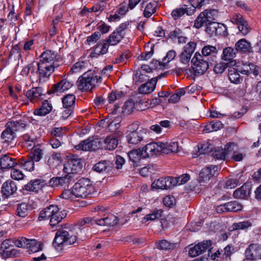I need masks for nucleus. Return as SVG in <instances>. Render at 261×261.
I'll list each match as a JSON object with an SVG mask.
<instances>
[{
    "label": "nucleus",
    "instance_id": "052dcab7",
    "mask_svg": "<svg viewBox=\"0 0 261 261\" xmlns=\"http://www.w3.org/2000/svg\"><path fill=\"white\" fill-rule=\"evenodd\" d=\"M11 176L14 180H19L23 179L24 175L21 171L13 168L11 169Z\"/></svg>",
    "mask_w": 261,
    "mask_h": 261
},
{
    "label": "nucleus",
    "instance_id": "864d4df0",
    "mask_svg": "<svg viewBox=\"0 0 261 261\" xmlns=\"http://www.w3.org/2000/svg\"><path fill=\"white\" fill-rule=\"evenodd\" d=\"M225 204L227 212H237L241 210L242 205L236 201H230Z\"/></svg>",
    "mask_w": 261,
    "mask_h": 261
},
{
    "label": "nucleus",
    "instance_id": "69168bd1",
    "mask_svg": "<svg viewBox=\"0 0 261 261\" xmlns=\"http://www.w3.org/2000/svg\"><path fill=\"white\" fill-rule=\"evenodd\" d=\"M99 221V218H90V217H86L84 219L81 220V221L80 222V225H83L85 224H88L91 225H93L94 224H97L98 225V221Z\"/></svg>",
    "mask_w": 261,
    "mask_h": 261
},
{
    "label": "nucleus",
    "instance_id": "79ce46f5",
    "mask_svg": "<svg viewBox=\"0 0 261 261\" xmlns=\"http://www.w3.org/2000/svg\"><path fill=\"white\" fill-rule=\"evenodd\" d=\"M236 65V61H231L229 62H221L216 64L214 67V71L217 74H220L223 72L225 69L230 66H234Z\"/></svg>",
    "mask_w": 261,
    "mask_h": 261
},
{
    "label": "nucleus",
    "instance_id": "aec40b11",
    "mask_svg": "<svg viewBox=\"0 0 261 261\" xmlns=\"http://www.w3.org/2000/svg\"><path fill=\"white\" fill-rule=\"evenodd\" d=\"M39 57V62L50 64L53 65H58L56 62L57 60L58 55L54 51L51 50H45L41 54Z\"/></svg>",
    "mask_w": 261,
    "mask_h": 261
},
{
    "label": "nucleus",
    "instance_id": "7ed1b4c3",
    "mask_svg": "<svg viewBox=\"0 0 261 261\" xmlns=\"http://www.w3.org/2000/svg\"><path fill=\"white\" fill-rule=\"evenodd\" d=\"M75 197L86 198L94 193V188L88 178H82L73 186Z\"/></svg>",
    "mask_w": 261,
    "mask_h": 261
},
{
    "label": "nucleus",
    "instance_id": "72a5a7b5",
    "mask_svg": "<svg viewBox=\"0 0 261 261\" xmlns=\"http://www.w3.org/2000/svg\"><path fill=\"white\" fill-rule=\"evenodd\" d=\"M163 211L162 209H154L150 211V212L146 215L142 219V224H145L147 222L153 221L160 219L162 216Z\"/></svg>",
    "mask_w": 261,
    "mask_h": 261
},
{
    "label": "nucleus",
    "instance_id": "dca6fc26",
    "mask_svg": "<svg viewBox=\"0 0 261 261\" xmlns=\"http://www.w3.org/2000/svg\"><path fill=\"white\" fill-rule=\"evenodd\" d=\"M212 242L211 241H203L191 247L189 251V254L192 257H196L202 254L206 250L209 251Z\"/></svg>",
    "mask_w": 261,
    "mask_h": 261
},
{
    "label": "nucleus",
    "instance_id": "5fc2aeb1",
    "mask_svg": "<svg viewBox=\"0 0 261 261\" xmlns=\"http://www.w3.org/2000/svg\"><path fill=\"white\" fill-rule=\"evenodd\" d=\"M175 179L173 186L183 185L186 183L190 179V175L188 174H184L177 177L173 178Z\"/></svg>",
    "mask_w": 261,
    "mask_h": 261
},
{
    "label": "nucleus",
    "instance_id": "4c0bfd02",
    "mask_svg": "<svg viewBox=\"0 0 261 261\" xmlns=\"http://www.w3.org/2000/svg\"><path fill=\"white\" fill-rule=\"evenodd\" d=\"M143 131L128 133L126 136L128 142L132 144H137L143 139Z\"/></svg>",
    "mask_w": 261,
    "mask_h": 261
},
{
    "label": "nucleus",
    "instance_id": "1a4fd4ad",
    "mask_svg": "<svg viewBox=\"0 0 261 261\" xmlns=\"http://www.w3.org/2000/svg\"><path fill=\"white\" fill-rule=\"evenodd\" d=\"M82 168L81 160L74 155L69 156L64 165L63 171L65 173L72 174L78 172Z\"/></svg>",
    "mask_w": 261,
    "mask_h": 261
},
{
    "label": "nucleus",
    "instance_id": "2f4dec72",
    "mask_svg": "<svg viewBox=\"0 0 261 261\" xmlns=\"http://www.w3.org/2000/svg\"><path fill=\"white\" fill-rule=\"evenodd\" d=\"M250 187L248 185L244 184L242 187L235 190L233 195L235 198L245 199L250 193Z\"/></svg>",
    "mask_w": 261,
    "mask_h": 261
},
{
    "label": "nucleus",
    "instance_id": "e433bc0d",
    "mask_svg": "<svg viewBox=\"0 0 261 261\" xmlns=\"http://www.w3.org/2000/svg\"><path fill=\"white\" fill-rule=\"evenodd\" d=\"M33 208L31 204L21 203L17 205L15 214L19 217L24 218L28 215L29 211Z\"/></svg>",
    "mask_w": 261,
    "mask_h": 261
},
{
    "label": "nucleus",
    "instance_id": "393cba45",
    "mask_svg": "<svg viewBox=\"0 0 261 261\" xmlns=\"http://www.w3.org/2000/svg\"><path fill=\"white\" fill-rule=\"evenodd\" d=\"M16 159L11 158L9 154H2L0 158V166L2 169H12L17 165Z\"/></svg>",
    "mask_w": 261,
    "mask_h": 261
},
{
    "label": "nucleus",
    "instance_id": "423d86ee",
    "mask_svg": "<svg viewBox=\"0 0 261 261\" xmlns=\"http://www.w3.org/2000/svg\"><path fill=\"white\" fill-rule=\"evenodd\" d=\"M16 246L19 248H26L30 253H35L42 250L41 244L35 239H28L22 237L14 242Z\"/></svg>",
    "mask_w": 261,
    "mask_h": 261
},
{
    "label": "nucleus",
    "instance_id": "412c9836",
    "mask_svg": "<svg viewBox=\"0 0 261 261\" xmlns=\"http://www.w3.org/2000/svg\"><path fill=\"white\" fill-rule=\"evenodd\" d=\"M73 85V83L72 82L63 79L57 84L53 85L49 93H56L58 92H64L71 88Z\"/></svg>",
    "mask_w": 261,
    "mask_h": 261
},
{
    "label": "nucleus",
    "instance_id": "a211bd4d",
    "mask_svg": "<svg viewBox=\"0 0 261 261\" xmlns=\"http://www.w3.org/2000/svg\"><path fill=\"white\" fill-rule=\"evenodd\" d=\"M173 177H168L167 178H161L153 181L152 184V187L156 189L167 190L173 187L174 184Z\"/></svg>",
    "mask_w": 261,
    "mask_h": 261
},
{
    "label": "nucleus",
    "instance_id": "0eeeda50",
    "mask_svg": "<svg viewBox=\"0 0 261 261\" xmlns=\"http://www.w3.org/2000/svg\"><path fill=\"white\" fill-rule=\"evenodd\" d=\"M218 166L214 165H211L203 168L199 175L198 180L200 185H210L208 182L214 176L218 175Z\"/></svg>",
    "mask_w": 261,
    "mask_h": 261
},
{
    "label": "nucleus",
    "instance_id": "c756f323",
    "mask_svg": "<svg viewBox=\"0 0 261 261\" xmlns=\"http://www.w3.org/2000/svg\"><path fill=\"white\" fill-rule=\"evenodd\" d=\"M58 206L57 205L51 204L48 206L43 209L40 213L39 219L42 220L46 219H51V216L55 213L57 212Z\"/></svg>",
    "mask_w": 261,
    "mask_h": 261
},
{
    "label": "nucleus",
    "instance_id": "a18cd8bd",
    "mask_svg": "<svg viewBox=\"0 0 261 261\" xmlns=\"http://www.w3.org/2000/svg\"><path fill=\"white\" fill-rule=\"evenodd\" d=\"M157 4L155 2H150L147 4L143 12V15L146 18L150 17L156 10Z\"/></svg>",
    "mask_w": 261,
    "mask_h": 261
},
{
    "label": "nucleus",
    "instance_id": "7c9ffc66",
    "mask_svg": "<svg viewBox=\"0 0 261 261\" xmlns=\"http://www.w3.org/2000/svg\"><path fill=\"white\" fill-rule=\"evenodd\" d=\"M142 153H143V151L141 148L133 150L128 152V156L129 159L133 163V167L134 168L139 165L140 161L141 159H144L143 155H142Z\"/></svg>",
    "mask_w": 261,
    "mask_h": 261
},
{
    "label": "nucleus",
    "instance_id": "680f3d73",
    "mask_svg": "<svg viewBox=\"0 0 261 261\" xmlns=\"http://www.w3.org/2000/svg\"><path fill=\"white\" fill-rule=\"evenodd\" d=\"M60 197L66 200H72L75 198V194L73 193V188L71 190H65L60 195Z\"/></svg>",
    "mask_w": 261,
    "mask_h": 261
},
{
    "label": "nucleus",
    "instance_id": "6e6d98bb",
    "mask_svg": "<svg viewBox=\"0 0 261 261\" xmlns=\"http://www.w3.org/2000/svg\"><path fill=\"white\" fill-rule=\"evenodd\" d=\"M213 157L217 160H225L226 159L225 150L223 148L218 147L213 151Z\"/></svg>",
    "mask_w": 261,
    "mask_h": 261
},
{
    "label": "nucleus",
    "instance_id": "338daca9",
    "mask_svg": "<svg viewBox=\"0 0 261 261\" xmlns=\"http://www.w3.org/2000/svg\"><path fill=\"white\" fill-rule=\"evenodd\" d=\"M131 56V55L130 53L129 52H125L122 53L121 55H120L119 58H117L115 59V61H114V63L115 64H118L120 63L123 62L125 61V60H127L129 58H130Z\"/></svg>",
    "mask_w": 261,
    "mask_h": 261
},
{
    "label": "nucleus",
    "instance_id": "de8ad7c7",
    "mask_svg": "<svg viewBox=\"0 0 261 261\" xmlns=\"http://www.w3.org/2000/svg\"><path fill=\"white\" fill-rule=\"evenodd\" d=\"M48 113L42 109L41 107L34 110L33 114L35 117H31L29 121L33 124H35L36 122H38L37 117H42L48 114Z\"/></svg>",
    "mask_w": 261,
    "mask_h": 261
},
{
    "label": "nucleus",
    "instance_id": "e2e57ef3",
    "mask_svg": "<svg viewBox=\"0 0 261 261\" xmlns=\"http://www.w3.org/2000/svg\"><path fill=\"white\" fill-rule=\"evenodd\" d=\"M251 226V223L248 221L240 222L233 224V229H244L247 228Z\"/></svg>",
    "mask_w": 261,
    "mask_h": 261
},
{
    "label": "nucleus",
    "instance_id": "603ef678",
    "mask_svg": "<svg viewBox=\"0 0 261 261\" xmlns=\"http://www.w3.org/2000/svg\"><path fill=\"white\" fill-rule=\"evenodd\" d=\"M34 162L32 159L30 157L27 160L21 159L20 161V164L23 167V168L29 171H32L34 169Z\"/></svg>",
    "mask_w": 261,
    "mask_h": 261
},
{
    "label": "nucleus",
    "instance_id": "8fccbe9b",
    "mask_svg": "<svg viewBox=\"0 0 261 261\" xmlns=\"http://www.w3.org/2000/svg\"><path fill=\"white\" fill-rule=\"evenodd\" d=\"M61 208L58 207L57 212L55 213L51 216L50 220H49V224L50 226L54 227L56 225L58 224L63 219V217L62 215L61 212H60Z\"/></svg>",
    "mask_w": 261,
    "mask_h": 261
},
{
    "label": "nucleus",
    "instance_id": "4468645a",
    "mask_svg": "<svg viewBox=\"0 0 261 261\" xmlns=\"http://www.w3.org/2000/svg\"><path fill=\"white\" fill-rule=\"evenodd\" d=\"M11 243L10 240H6L1 244L0 253L3 258L15 256L18 253L16 249L12 248L13 246Z\"/></svg>",
    "mask_w": 261,
    "mask_h": 261
},
{
    "label": "nucleus",
    "instance_id": "4be33fe9",
    "mask_svg": "<svg viewBox=\"0 0 261 261\" xmlns=\"http://www.w3.org/2000/svg\"><path fill=\"white\" fill-rule=\"evenodd\" d=\"M218 53V49L215 46L205 45L201 50V56L209 61L213 62Z\"/></svg>",
    "mask_w": 261,
    "mask_h": 261
},
{
    "label": "nucleus",
    "instance_id": "bb28decb",
    "mask_svg": "<svg viewBox=\"0 0 261 261\" xmlns=\"http://www.w3.org/2000/svg\"><path fill=\"white\" fill-rule=\"evenodd\" d=\"M61 154L54 152L45 155V163L50 169H54L61 161Z\"/></svg>",
    "mask_w": 261,
    "mask_h": 261
},
{
    "label": "nucleus",
    "instance_id": "f704fd0d",
    "mask_svg": "<svg viewBox=\"0 0 261 261\" xmlns=\"http://www.w3.org/2000/svg\"><path fill=\"white\" fill-rule=\"evenodd\" d=\"M258 247L255 244H251L245 251V258L244 260L248 261H255V258L258 256L257 252Z\"/></svg>",
    "mask_w": 261,
    "mask_h": 261
},
{
    "label": "nucleus",
    "instance_id": "b1692460",
    "mask_svg": "<svg viewBox=\"0 0 261 261\" xmlns=\"http://www.w3.org/2000/svg\"><path fill=\"white\" fill-rule=\"evenodd\" d=\"M16 132L10 126H8L7 124L6 128L3 132L1 135V139L4 143L8 144H13L16 137Z\"/></svg>",
    "mask_w": 261,
    "mask_h": 261
},
{
    "label": "nucleus",
    "instance_id": "bf43d9fd",
    "mask_svg": "<svg viewBox=\"0 0 261 261\" xmlns=\"http://www.w3.org/2000/svg\"><path fill=\"white\" fill-rule=\"evenodd\" d=\"M157 247L161 250H170L175 247V244L166 240H162L158 243Z\"/></svg>",
    "mask_w": 261,
    "mask_h": 261
},
{
    "label": "nucleus",
    "instance_id": "f3484780",
    "mask_svg": "<svg viewBox=\"0 0 261 261\" xmlns=\"http://www.w3.org/2000/svg\"><path fill=\"white\" fill-rule=\"evenodd\" d=\"M99 149L112 150L114 149L118 144V141L113 136H108L106 138L99 139Z\"/></svg>",
    "mask_w": 261,
    "mask_h": 261
},
{
    "label": "nucleus",
    "instance_id": "a878e982",
    "mask_svg": "<svg viewBox=\"0 0 261 261\" xmlns=\"http://www.w3.org/2000/svg\"><path fill=\"white\" fill-rule=\"evenodd\" d=\"M239 65L236 64V66H230L228 68L229 79L231 83L236 84H240L243 81L239 74L240 69H239Z\"/></svg>",
    "mask_w": 261,
    "mask_h": 261
},
{
    "label": "nucleus",
    "instance_id": "774afa93",
    "mask_svg": "<svg viewBox=\"0 0 261 261\" xmlns=\"http://www.w3.org/2000/svg\"><path fill=\"white\" fill-rule=\"evenodd\" d=\"M107 3L105 1H100L94 5L95 12H101L106 8Z\"/></svg>",
    "mask_w": 261,
    "mask_h": 261
},
{
    "label": "nucleus",
    "instance_id": "f8f14e48",
    "mask_svg": "<svg viewBox=\"0 0 261 261\" xmlns=\"http://www.w3.org/2000/svg\"><path fill=\"white\" fill-rule=\"evenodd\" d=\"M74 182V176L72 174L66 173L65 176L61 177H54L49 181V186L55 187L58 186L68 187L71 184Z\"/></svg>",
    "mask_w": 261,
    "mask_h": 261
},
{
    "label": "nucleus",
    "instance_id": "9b49d317",
    "mask_svg": "<svg viewBox=\"0 0 261 261\" xmlns=\"http://www.w3.org/2000/svg\"><path fill=\"white\" fill-rule=\"evenodd\" d=\"M37 65L36 73L39 75L40 79L45 77L48 78L55 71V68L59 66V65H53L39 61L37 62Z\"/></svg>",
    "mask_w": 261,
    "mask_h": 261
},
{
    "label": "nucleus",
    "instance_id": "473e14b6",
    "mask_svg": "<svg viewBox=\"0 0 261 261\" xmlns=\"http://www.w3.org/2000/svg\"><path fill=\"white\" fill-rule=\"evenodd\" d=\"M111 163L108 161H101L95 164L92 169L94 171L101 173H107L111 170Z\"/></svg>",
    "mask_w": 261,
    "mask_h": 261
},
{
    "label": "nucleus",
    "instance_id": "5701e85b",
    "mask_svg": "<svg viewBox=\"0 0 261 261\" xmlns=\"http://www.w3.org/2000/svg\"><path fill=\"white\" fill-rule=\"evenodd\" d=\"M44 95L42 88L41 87H34L28 90L26 93V96L32 102H35L42 99Z\"/></svg>",
    "mask_w": 261,
    "mask_h": 261
},
{
    "label": "nucleus",
    "instance_id": "cd10ccee",
    "mask_svg": "<svg viewBox=\"0 0 261 261\" xmlns=\"http://www.w3.org/2000/svg\"><path fill=\"white\" fill-rule=\"evenodd\" d=\"M157 81V79L152 78L150 82L141 85L138 89L139 92L144 94L151 93L155 89Z\"/></svg>",
    "mask_w": 261,
    "mask_h": 261
},
{
    "label": "nucleus",
    "instance_id": "a19ab883",
    "mask_svg": "<svg viewBox=\"0 0 261 261\" xmlns=\"http://www.w3.org/2000/svg\"><path fill=\"white\" fill-rule=\"evenodd\" d=\"M236 49L243 53L251 51L252 47L250 42L245 39H240L236 43Z\"/></svg>",
    "mask_w": 261,
    "mask_h": 261
},
{
    "label": "nucleus",
    "instance_id": "20e7f679",
    "mask_svg": "<svg viewBox=\"0 0 261 261\" xmlns=\"http://www.w3.org/2000/svg\"><path fill=\"white\" fill-rule=\"evenodd\" d=\"M191 7H188L187 6L184 5L181 8H176L173 10L171 15L174 19H177L182 16L184 14H186L188 15H192L194 14L196 8H200L202 7L203 0H190Z\"/></svg>",
    "mask_w": 261,
    "mask_h": 261
},
{
    "label": "nucleus",
    "instance_id": "6e6552de",
    "mask_svg": "<svg viewBox=\"0 0 261 261\" xmlns=\"http://www.w3.org/2000/svg\"><path fill=\"white\" fill-rule=\"evenodd\" d=\"M217 11L215 9H206L201 12L194 22V27L197 29L200 28L208 22H213L215 16L217 14Z\"/></svg>",
    "mask_w": 261,
    "mask_h": 261
},
{
    "label": "nucleus",
    "instance_id": "6ab92c4d",
    "mask_svg": "<svg viewBox=\"0 0 261 261\" xmlns=\"http://www.w3.org/2000/svg\"><path fill=\"white\" fill-rule=\"evenodd\" d=\"M17 190L16 183L11 180H8L3 184L1 192L3 197L8 198L16 193Z\"/></svg>",
    "mask_w": 261,
    "mask_h": 261
},
{
    "label": "nucleus",
    "instance_id": "f257e3e1",
    "mask_svg": "<svg viewBox=\"0 0 261 261\" xmlns=\"http://www.w3.org/2000/svg\"><path fill=\"white\" fill-rule=\"evenodd\" d=\"M101 82L100 76L95 75L93 71H89L80 76L76 84L79 90L91 91Z\"/></svg>",
    "mask_w": 261,
    "mask_h": 261
},
{
    "label": "nucleus",
    "instance_id": "f03ea898",
    "mask_svg": "<svg viewBox=\"0 0 261 261\" xmlns=\"http://www.w3.org/2000/svg\"><path fill=\"white\" fill-rule=\"evenodd\" d=\"M76 240L77 237L72 231L59 230L56 233L53 245L57 250L61 251L65 246L76 243Z\"/></svg>",
    "mask_w": 261,
    "mask_h": 261
},
{
    "label": "nucleus",
    "instance_id": "58836bf2",
    "mask_svg": "<svg viewBox=\"0 0 261 261\" xmlns=\"http://www.w3.org/2000/svg\"><path fill=\"white\" fill-rule=\"evenodd\" d=\"M236 56V51L231 47H226L223 49L222 55V59L226 62L236 61L233 60Z\"/></svg>",
    "mask_w": 261,
    "mask_h": 261
},
{
    "label": "nucleus",
    "instance_id": "3c124183",
    "mask_svg": "<svg viewBox=\"0 0 261 261\" xmlns=\"http://www.w3.org/2000/svg\"><path fill=\"white\" fill-rule=\"evenodd\" d=\"M225 153L226 154V158L231 155H233L237 152L238 147L236 144L234 143H230L225 146L224 149Z\"/></svg>",
    "mask_w": 261,
    "mask_h": 261
},
{
    "label": "nucleus",
    "instance_id": "4d7b16f0",
    "mask_svg": "<svg viewBox=\"0 0 261 261\" xmlns=\"http://www.w3.org/2000/svg\"><path fill=\"white\" fill-rule=\"evenodd\" d=\"M37 65V62H34L27 66H25L22 69L21 72L22 74L28 75L29 72L31 73H36L37 71H36Z\"/></svg>",
    "mask_w": 261,
    "mask_h": 261
},
{
    "label": "nucleus",
    "instance_id": "ea45409f",
    "mask_svg": "<svg viewBox=\"0 0 261 261\" xmlns=\"http://www.w3.org/2000/svg\"><path fill=\"white\" fill-rule=\"evenodd\" d=\"M163 153L169 154L176 153L179 151V145L177 142H172L170 143H162Z\"/></svg>",
    "mask_w": 261,
    "mask_h": 261
},
{
    "label": "nucleus",
    "instance_id": "37998d69",
    "mask_svg": "<svg viewBox=\"0 0 261 261\" xmlns=\"http://www.w3.org/2000/svg\"><path fill=\"white\" fill-rule=\"evenodd\" d=\"M41 181L40 179H35L30 181L25 186V189L27 191L37 192L42 187Z\"/></svg>",
    "mask_w": 261,
    "mask_h": 261
},
{
    "label": "nucleus",
    "instance_id": "49530a36",
    "mask_svg": "<svg viewBox=\"0 0 261 261\" xmlns=\"http://www.w3.org/2000/svg\"><path fill=\"white\" fill-rule=\"evenodd\" d=\"M206 25L205 31L210 35L213 36L216 35L218 36L220 34V33L217 31V27L219 26V23L216 22H208L207 23H205L204 24Z\"/></svg>",
    "mask_w": 261,
    "mask_h": 261
},
{
    "label": "nucleus",
    "instance_id": "2eb2a0df",
    "mask_svg": "<svg viewBox=\"0 0 261 261\" xmlns=\"http://www.w3.org/2000/svg\"><path fill=\"white\" fill-rule=\"evenodd\" d=\"M196 43L189 42L184 48L183 51L179 55V61L184 65H188L196 47Z\"/></svg>",
    "mask_w": 261,
    "mask_h": 261
},
{
    "label": "nucleus",
    "instance_id": "c03bdc74",
    "mask_svg": "<svg viewBox=\"0 0 261 261\" xmlns=\"http://www.w3.org/2000/svg\"><path fill=\"white\" fill-rule=\"evenodd\" d=\"M123 37L122 34L114 31L106 40L110 45H116L122 40Z\"/></svg>",
    "mask_w": 261,
    "mask_h": 261
},
{
    "label": "nucleus",
    "instance_id": "39448f33",
    "mask_svg": "<svg viewBox=\"0 0 261 261\" xmlns=\"http://www.w3.org/2000/svg\"><path fill=\"white\" fill-rule=\"evenodd\" d=\"M212 62L207 59H205L201 54L196 52L191 60V63L193 65V69L196 73L199 74H204L207 70L209 65L212 64Z\"/></svg>",
    "mask_w": 261,
    "mask_h": 261
},
{
    "label": "nucleus",
    "instance_id": "09e8293b",
    "mask_svg": "<svg viewBox=\"0 0 261 261\" xmlns=\"http://www.w3.org/2000/svg\"><path fill=\"white\" fill-rule=\"evenodd\" d=\"M75 101V96L73 94H67L62 99L64 108H73Z\"/></svg>",
    "mask_w": 261,
    "mask_h": 261
},
{
    "label": "nucleus",
    "instance_id": "9d476101",
    "mask_svg": "<svg viewBox=\"0 0 261 261\" xmlns=\"http://www.w3.org/2000/svg\"><path fill=\"white\" fill-rule=\"evenodd\" d=\"M144 158L156 156L163 153L162 142H152L146 145L142 148Z\"/></svg>",
    "mask_w": 261,
    "mask_h": 261
},
{
    "label": "nucleus",
    "instance_id": "ddd939ff",
    "mask_svg": "<svg viewBox=\"0 0 261 261\" xmlns=\"http://www.w3.org/2000/svg\"><path fill=\"white\" fill-rule=\"evenodd\" d=\"M99 139H94L93 137L89 138L83 140L79 145L75 146L77 150L83 151H91L99 149Z\"/></svg>",
    "mask_w": 261,
    "mask_h": 261
},
{
    "label": "nucleus",
    "instance_id": "c9c22d12",
    "mask_svg": "<svg viewBox=\"0 0 261 261\" xmlns=\"http://www.w3.org/2000/svg\"><path fill=\"white\" fill-rule=\"evenodd\" d=\"M45 154V149L38 145L30 152V158L34 161L38 162L43 159Z\"/></svg>",
    "mask_w": 261,
    "mask_h": 261
},
{
    "label": "nucleus",
    "instance_id": "c85d7f7f",
    "mask_svg": "<svg viewBox=\"0 0 261 261\" xmlns=\"http://www.w3.org/2000/svg\"><path fill=\"white\" fill-rule=\"evenodd\" d=\"M98 225L100 226H114L117 225L118 223V220L116 216L109 214L108 215H104V217L99 219L98 221Z\"/></svg>",
    "mask_w": 261,
    "mask_h": 261
},
{
    "label": "nucleus",
    "instance_id": "0e129e2a",
    "mask_svg": "<svg viewBox=\"0 0 261 261\" xmlns=\"http://www.w3.org/2000/svg\"><path fill=\"white\" fill-rule=\"evenodd\" d=\"M123 93L120 92H112L109 95L108 100L110 103L114 102L115 100L119 99L122 96Z\"/></svg>",
    "mask_w": 261,
    "mask_h": 261
},
{
    "label": "nucleus",
    "instance_id": "13d9d810",
    "mask_svg": "<svg viewBox=\"0 0 261 261\" xmlns=\"http://www.w3.org/2000/svg\"><path fill=\"white\" fill-rule=\"evenodd\" d=\"M7 124L8 126H10L15 132L18 130L20 128H23L26 126V124L21 120L11 121L8 123Z\"/></svg>",
    "mask_w": 261,
    "mask_h": 261
}]
</instances>
